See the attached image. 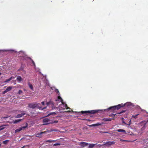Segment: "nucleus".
Instances as JSON below:
<instances>
[{"label":"nucleus","mask_w":148,"mask_h":148,"mask_svg":"<svg viewBox=\"0 0 148 148\" xmlns=\"http://www.w3.org/2000/svg\"><path fill=\"white\" fill-rule=\"evenodd\" d=\"M41 104L42 105H44L45 104V102L44 101H42L41 102Z\"/></svg>","instance_id":"41"},{"label":"nucleus","mask_w":148,"mask_h":148,"mask_svg":"<svg viewBox=\"0 0 148 148\" xmlns=\"http://www.w3.org/2000/svg\"><path fill=\"white\" fill-rule=\"evenodd\" d=\"M1 144H0V147H1Z\"/></svg>","instance_id":"48"},{"label":"nucleus","mask_w":148,"mask_h":148,"mask_svg":"<svg viewBox=\"0 0 148 148\" xmlns=\"http://www.w3.org/2000/svg\"><path fill=\"white\" fill-rule=\"evenodd\" d=\"M47 130H49L47 129L46 131L43 132H41V134H46L47 133H48V132Z\"/></svg>","instance_id":"27"},{"label":"nucleus","mask_w":148,"mask_h":148,"mask_svg":"<svg viewBox=\"0 0 148 148\" xmlns=\"http://www.w3.org/2000/svg\"><path fill=\"white\" fill-rule=\"evenodd\" d=\"M88 145V143L84 142H81L79 144V145L81 146V147H84Z\"/></svg>","instance_id":"8"},{"label":"nucleus","mask_w":148,"mask_h":148,"mask_svg":"<svg viewBox=\"0 0 148 148\" xmlns=\"http://www.w3.org/2000/svg\"><path fill=\"white\" fill-rule=\"evenodd\" d=\"M125 112V110H122V111L121 112H118L117 113V114H120L121 113H123Z\"/></svg>","instance_id":"34"},{"label":"nucleus","mask_w":148,"mask_h":148,"mask_svg":"<svg viewBox=\"0 0 148 148\" xmlns=\"http://www.w3.org/2000/svg\"><path fill=\"white\" fill-rule=\"evenodd\" d=\"M96 145V144H90L89 146V148H92L95 145Z\"/></svg>","instance_id":"22"},{"label":"nucleus","mask_w":148,"mask_h":148,"mask_svg":"<svg viewBox=\"0 0 148 148\" xmlns=\"http://www.w3.org/2000/svg\"><path fill=\"white\" fill-rule=\"evenodd\" d=\"M51 123H58V121H54L53 122H51Z\"/></svg>","instance_id":"36"},{"label":"nucleus","mask_w":148,"mask_h":148,"mask_svg":"<svg viewBox=\"0 0 148 148\" xmlns=\"http://www.w3.org/2000/svg\"><path fill=\"white\" fill-rule=\"evenodd\" d=\"M114 119L112 118H104L103 119V121H110L112 120H114Z\"/></svg>","instance_id":"10"},{"label":"nucleus","mask_w":148,"mask_h":148,"mask_svg":"<svg viewBox=\"0 0 148 148\" xmlns=\"http://www.w3.org/2000/svg\"><path fill=\"white\" fill-rule=\"evenodd\" d=\"M55 141L54 140H46V142H48L49 143H51L53 141Z\"/></svg>","instance_id":"32"},{"label":"nucleus","mask_w":148,"mask_h":148,"mask_svg":"<svg viewBox=\"0 0 148 148\" xmlns=\"http://www.w3.org/2000/svg\"><path fill=\"white\" fill-rule=\"evenodd\" d=\"M132 103L130 102H127L126 103H125L124 104H123V107L125 106H126L127 107L130 106L132 105Z\"/></svg>","instance_id":"12"},{"label":"nucleus","mask_w":148,"mask_h":148,"mask_svg":"<svg viewBox=\"0 0 148 148\" xmlns=\"http://www.w3.org/2000/svg\"><path fill=\"white\" fill-rule=\"evenodd\" d=\"M9 140H6L3 141V144L6 145L9 142Z\"/></svg>","instance_id":"23"},{"label":"nucleus","mask_w":148,"mask_h":148,"mask_svg":"<svg viewBox=\"0 0 148 148\" xmlns=\"http://www.w3.org/2000/svg\"><path fill=\"white\" fill-rule=\"evenodd\" d=\"M101 145H100V144H99V145H98V146H99L100 147V146H101Z\"/></svg>","instance_id":"44"},{"label":"nucleus","mask_w":148,"mask_h":148,"mask_svg":"<svg viewBox=\"0 0 148 148\" xmlns=\"http://www.w3.org/2000/svg\"><path fill=\"white\" fill-rule=\"evenodd\" d=\"M147 121H142L140 123H144V125L143 126V127L142 128V129L143 130L145 129V128L146 125V123H147Z\"/></svg>","instance_id":"11"},{"label":"nucleus","mask_w":148,"mask_h":148,"mask_svg":"<svg viewBox=\"0 0 148 148\" xmlns=\"http://www.w3.org/2000/svg\"><path fill=\"white\" fill-rule=\"evenodd\" d=\"M67 112H71V111H67Z\"/></svg>","instance_id":"47"},{"label":"nucleus","mask_w":148,"mask_h":148,"mask_svg":"<svg viewBox=\"0 0 148 148\" xmlns=\"http://www.w3.org/2000/svg\"><path fill=\"white\" fill-rule=\"evenodd\" d=\"M25 114V113H23L21 114H18L16 116V118H19L22 117V116H24Z\"/></svg>","instance_id":"15"},{"label":"nucleus","mask_w":148,"mask_h":148,"mask_svg":"<svg viewBox=\"0 0 148 148\" xmlns=\"http://www.w3.org/2000/svg\"><path fill=\"white\" fill-rule=\"evenodd\" d=\"M103 144L101 146L106 145V146H109L112 145H114L115 142L114 141H108L106 142H104Z\"/></svg>","instance_id":"5"},{"label":"nucleus","mask_w":148,"mask_h":148,"mask_svg":"<svg viewBox=\"0 0 148 148\" xmlns=\"http://www.w3.org/2000/svg\"><path fill=\"white\" fill-rule=\"evenodd\" d=\"M22 93H23V91H22L21 90H19L18 91V94H19V95H20V94H22Z\"/></svg>","instance_id":"31"},{"label":"nucleus","mask_w":148,"mask_h":148,"mask_svg":"<svg viewBox=\"0 0 148 148\" xmlns=\"http://www.w3.org/2000/svg\"><path fill=\"white\" fill-rule=\"evenodd\" d=\"M40 105V104L39 103H29L28 104V107L29 108L32 109H34L37 108L39 110H42L45 109L47 108V107H46L42 108V107L39 106Z\"/></svg>","instance_id":"1"},{"label":"nucleus","mask_w":148,"mask_h":148,"mask_svg":"<svg viewBox=\"0 0 148 148\" xmlns=\"http://www.w3.org/2000/svg\"><path fill=\"white\" fill-rule=\"evenodd\" d=\"M102 123H97L96 124H93L92 125H89V127H91L92 126H97L102 125Z\"/></svg>","instance_id":"13"},{"label":"nucleus","mask_w":148,"mask_h":148,"mask_svg":"<svg viewBox=\"0 0 148 148\" xmlns=\"http://www.w3.org/2000/svg\"><path fill=\"white\" fill-rule=\"evenodd\" d=\"M1 73L0 72V75H1Z\"/></svg>","instance_id":"49"},{"label":"nucleus","mask_w":148,"mask_h":148,"mask_svg":"<svg viewBox=\"0 0 148 148\" xmlns=\"http://www.w3.org/2000/svg\"><path fill=\"white\" fill-rule=\"evenodd\" d=\"M43 122L44 123L43 124V125H47L51 123L50 119L48 118H45L43 120Z\"/></svg>","instance_id":"4"},{"label":"nucleus","mask_w":148,"mask_h":148,"mask_svg":"<svg viewBox=\"0 0 148 148\" xmlns=\"http://www.w3.org/2000/svg\"><path fill=\"white\" fill-rule=\"evenodd\" d=\"M66 109H71L70 108L68 107L67 106V107H66Z\"/></svg>","instance_id":"42"},{"label":"nucleus","mask_w":148,"mask_h":148,"mask_svg":"<svg viewBox=\"0 0 148 148\" xmlns=\"http://www.w3.org/2000/svg\"><path fill=\"white\" fill-rule=\"evenodd\" d=\"M16 80L19 82H21L22 80V78L20 76H18L17 77Z\"/></svg>","instance_id":"16"},{"label":"nucleus","mask_w":148,"mask_h":148,"mask_svg":"<svg viewBox=\"0 0 148 148\" xmlns=\"http://www.w3.org/2000/svg\"><path fill=\"white\" fill-rule=\"evenodd\" d=\"M14 78H15L14 77H12V76L11 77H10V78H9L8 79H6L5 81V82H6H6H9L12 79H14Z\"/></svg>","instance_id":"17"},{"label":"nucleus","mask_w":148,"mask_h":148,"mask_svg":"<svg viewBox=\"0 0 148 148\" xmlns=\"http://www.w3.org/2000/svg\"><path fill=\"white\" fill-rule=\"evenodd\" d=\"M123 123H124V124H125V125H126V124H127V123H125V121H123Z\"/></svg>","instance_id":"43"},{"label":"nucleus","mask_w":148,"mask_h":148,"mask_svg":"<svg viewBox=\"0 0 148 148\" xmlns=\"http://www.w3.org/2000/svg\"><path fill=\"white\" fill-rule=\"evenodd\" d=\"M116 109L115 108V106L110 107L109 108H108V109L104 110L108 112L109 110H111V111L114 112H115V111L116 110Z\"/></svg>","instance_id":"6"},{"label":"nucleus","mask_w":148,"mask_h":148,"mask_svg":"<svg viewBox=\"0 0 148 148\" xmlns=\"http://www.w3.org/2000/svg\"><path fill=\"white\" fill-rule=\"evenodd\" d=\"M98 110H92L89 111H82L81 112V113L82 114H94L98 112Z\"/></svg>","instance_id":"2"},{"label":"nucleus","mask_w":148,"mask_h":148,"mask_svg":"<svg viewBox=\"0 0 148 148\" xmlns=\"http://www.w3.org/2000/svg\"><path fill=\"white\" fill-rule=\"evenodd\" d=\"M42 134H41V132L40 133L37 134L36 135V137L40 138L42 137Z\"/></svg>","instance_id":"20"},{"label":"nucleus","mask_w":148,"mask_h":148,"mask_svg":"<svg viewBox=\"0 0 148 148\" xmlns=\"http://www.w3.org/2000/svg\"><path fill=\"white\" fill-rule=\"evenodd\" d=\"M87 121H90V120H89V119H88V120H87Z\"/></svg>","instance_id":"45"},{"label":"nucleus","mask_w":148,"mask_h":148,"mask_svg":"<svg viewBox=\"0 0 148 148\" xmlns=\"http://www.w3.org/2000/svg\"><path fill=\"white\" fill-rule=\"evenodd\" d=\"M131 124V121L130 120L129 121V123L128 124L127 123L126 125H130Z\"/></svg>","instance_id":"38"},{"label":"nucleus","mask_w":148,"mask_h":148,"mask_svg":"<svg viewBox=\"0 0 148 148\" xmlns=\"http://www.w3.org/2000/svg\"><path fill=\"white\" fill-rule=\"evenodd\" d=\"M117 131L119 132H123L125 134L126 133L125 131L124 130L121 129H118L117 130Z\"/></svg>","instance_id":"18"},{"label":"nucleus","mask_w":148,"mask_h":148,"mask_svg":"<svg viewBox=\"0 0 148 148\" xmlns=\"http://www.w3.org/2000/svg\"><path fill=\"white\" fill-rule=\"evenodd\" d=\"M31 60L33 64L34 65V66H35V62H34L33 61V60H32L31 59Z\"/></svg>","instance_id":"37"},{"label":"nucleus","mask_w":148,"mask_h":148,"mask_svg":"<svg viewBox=\"0 0 148 148\" xmlns=\"http://www.w3.org/2000/svg\"><path fill=\"white\" fill-rule=\"evenodd\" d=\"M139 114H136V115H133L132 116V118H134L135 119H136L137 118V116Z\"/></svg>","instance_id":"29"},{"label":"nucleus","mask_w":148,"mask_h":148,"mask_svg":"<svg viewBox=\"0 0 148 148\" xmlns=\"http://www.w3.org/2000/svg\"><path fill=\"white\" fill-rule=\"evenodd\" d=\"M60 144L59 143H55L53 145L54 146H56L57 145H60Z\"/></svg>","instance_id":"35"},{"label":"nucleus","mask_w":148,"mask_h":148,"mask_svg":"<svg viewBox=\"0 0 148 148\" xmlns=\"http://www.w3.org/2000/svg\"><path fill=\"white\" fill-rule=\"evenodd\" d=\"M56 101H60V102L63 101V100L60 96H58V99L56 100Z\"/></svg>","instance_id":"14"},{"label":"nucleus","mask_w":148,"mask_h":148,"mask_svg":"<svg viewBox=\"0 0 148 148\" xmlns=\"http://www.w3.org/2000/svg\"><path fill=\"white\" fill-rule=\"evenodd\" d=\"M12 86H9L5 90L7 92L8 91H10L12 89Z\"/></svg>","instance_id":"19"},{"label":"nucleus","mask_w":148,"mask_h":148,"mask_svg":"<svg viewBox=\"0 0 148 148\" xmlns=\"http://www.w3.org/2000/svg\"><path fill=\"white\" fill-rule=\"evenodd\" d=\"M5 128V125H1L0 126V131L3 130Z\"/></svg>","instance_id":"24"},{"label":"nucleus","mask_w":148,"mask_h":148,"mask_svg":"<svg viewBox=\"0 0 148 148\" xmlns=\"http://www.w3.org/2000/svg\"><path fill=\"white\" fill-rule=\"evenodd\" d=\"M147 141H148L147 139L146 140H144L143 141L142 143L143 144H145V143H146V142L148 143V142ZM147 143H146V144H147Z\"/></svg>","instance_id":"28"},{"label":"nucleus","mask_w":148,"mask_h":148,"mask_svg":"<svg viewBox=\"0 0 148 148\" xmlns=\"http://www.w3.org/2000/svg\"><path fill=\"white\" fill-rule=\"evenodd\" d=\"M29 88L32 90L33 89V87L32 85L31 84H30L29 83Z\"/></svg>","instance_id":"25"},{"label":"nucleus","mask_w":148,"mask_h":148,"mask_svg":"<svg viewBox=\"0 0 148 148\" xmlns=\"http://www.w3.org/2000/svg\"><path fill=\"white\" fill-rule=\"evenodd\" d=\"M58 131V130L56 129H51L50 130H47L48 132H51L53 131L57 132Z\"/></svg>","instance_id":"21"},{"label":"nucleus","mask_w":148,"mask_h":148,"mask_svg":"<svg viewBox=\"0 0 148 148\" xmlns=\"http://www.w3.org/2000/svg\"><path fill=\"white\" fill-rule=\"evenodd\" d=\"M26 125L25 126L21 127L19 128L16 130H15V133H16L18 132H19L21 130H24L27 128V127L28 125L26 123Z\"/></svg>","instance_id":"3"},{"label":"nucleus","mask_w":148,"mask_h":148,"mask_svg":"<svg viewBox=\"0 0 148 148\" xmlns=\"http://www.w3.org/2000/svg\"><path fill=\"white\" fill-rule=\"evenodd\" d=\"M115 106V107L116 109L117 110L120 109L121 107H123V104L122 103L119 104L117 106Z\"/></svg>","instance_id":"9"},{"label":"nucleus","mask_w":148,"mask_h":148,"mask_svg":"<svg viewBox=\"0 0 148 148\" xmlns=\"http://www.w3.org/2000/svg\"><path fill=\"white\" fill-rule=\"evenodd\" d=\"M52 103V101H49V102H47V106H48L51 103Z\"/></svg>","instance_id":"33"},{"label":"nucleus","mask_w":148,"mask_h":148,"mask_svg":"<svg viewBox=\"0 0 148 148\" xmlns=\"http://www.w3.org/2000/svg\"><path fill=\"white\" fill-rule=\"evenodd\" d=\"M21 120V119L15 120L14 121V123H17L20 121Z\"/></svg>","instance_id":"26"},{"label":"nucleus","mask_w":148,"mask_h":148,"mask_svg":"<svg viewBox=\"0 0 148 148\" xmlns=\"http://www.w3.org/2000/svg\"><path fill=\"white\" fill-rule=\"evenodd\" d=\"M55 92L57 93H58L59 92V91L57 89H56L55 90Z\"/></svg>","instance_id":"39"},{"label":"nucleus","mask_w":148,"mask_h":148,"mask_svg":"<svg viewBox=\"0 0 148 148\" xmlns=\"http://www.w3.org/2000/svg\"><path fill=\"white\" fill-rule=\"evenodd\" d=\"M7 92L6 91V90H4V91H3L2 92V93L3 94H5V93Z\"/></svg>","instance_id":"40"},{"label":"nucleus","mask_w":148,"mask_h":148,"mask_svg":"<svg viewBox=\"0 0 148 148\" xmlns=\"http://www.w3.org/2000/svg\"><path fill=\"white\" fill-rule=\"evenodd\" d=\"M61 104H59V106L62 108L63 109H65L66 107H67V105L66 104L64 103L63 101L61 102Z\"/></svg>","instance_id":"7"},{"label":"nucleus","mask_w":148,"mask_h":148,"mask_svg":"<svg viewBox=\"0 0 148 148\" xmlns=\"http://www.w3.org/2000/svg\"><path fill=\"white\" fill-rule=\"evenodd\" d=\"M116 115V114H112L110 115H109V116L112 117H114Z\"/></svg>","instance_id":"30"},{"label":"nucleus","mask_w":148,"mask_h":148,"mask_svg":"<svg viewBox=\"0 0 148 148\" xmlns=\"http://www.w3.org/2000/svg\"><path fill=\"white\" fill-rule=\"evenodd\" d=\"M103 133H107L108 132H104Z\"/></svg>","instance_id":"46"}]
</instances>
